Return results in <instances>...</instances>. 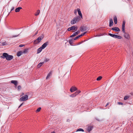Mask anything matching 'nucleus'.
I'll return each mask as SVG.
<instances>
[{
    "label": "nucleus",
    "mask_w": 133,
    "mask_h": 133,
    "mask_svg": "<svg viewBox=\"0 0 133 133\" xmlns=\"http://www.w3.org/2000/svg\"><path fill=\"white\" fill-rule=\"evenodd\" d=\"M132 55H133V52L132 53Z\"/></svg>",
    "instance_id": "obj_52"
},
{
    "label": "nucleus",
    "mask_w": 133,
    "mask_h": 133,
    "mask_svg": "<svg viewBox=\"0 0 133 133\" xmlns=\"http://www.w3.org/2000/svg\"><path fill=\"white\" fill-rule=\"evenodd\" d=\"M49 59L47 58H45L44 60V62H48L49 61Z\"/></svg>",
    "instance_id": "obj_32"
},
{
    "label": "nucleus",
    "mask_w": 133,
    "mask_h": 133,
    "mask_svg": "<svg viewBox=\"0 0 133 133\" xmlns=\"http://www.w3.org/2000/svg\"><path fill=\"white\" fill-rule=\"evenodd\" d=\"M102 78V77L101 76H99L97 78V81L100 80Z\"/></svg>",
    "instance_id": "obj_29"
},
{
    "label": "nucleus",
    "mask_w": 133,
    "mask_h": 133,
    "mask_svg": "<svg viewBox=\"0 0 133 133\" xmlns=\"http://www.w3.org/2000/svg\"><path fill=\"white\" fill-rule=\"evenodd\" d=\"M49 44V42L48 41H47L46 42H45V43H44L42 46L41 48L43 49H44L47 45H48Z\"/></svg>",
    "instance_id": "obj_6"
},
{
    "label": "nucleus",
    "mask_w": 133,
    "mask_h": 133,
    "mask_svg": "<svg viewBox=\"0 0 133 133\" xmlns=\"http://www.w3.org/2000/svg\"><path fill=\"white\" fill-rule=\"evenodd\" d=\"M118 104L119 105H122L123 104V103L121 102H118Z\"/></svg>",
    "instance_id": "obj_40"
},
{
    "label": "nucleus",
    "mask_w": 133,
    "mask_h": 133,
    "mask_svg": "<svg viewBox=\"0 0 133 133\" xmlns=\"http://www.w3.org/2000/svg\"><path fill=\"white\" fill-rule=\"evenodd\" d=\"M2 44L3 45H8L6 41L2 42Z\"/></svg>",
    "instance_id": "obj_28"
},
{
    "label": "nucleus",
    "mask_w": 133,
    "mask_h": 133,
    "mask_svg": "<svg viewBox=\"0 0 133 133\" xmlns=\"http://www.w3.org/2000/svg\"><path fill=\"white\" fill-rule=\"evenodd\" d=\"M77 95V94H76V93L75 92L74 93L70 95V97H75Z\"/></svg>",
    "instance_id": "obj_20"
},
{
    "label": "nucleus",
    "mask_w": 133,
    "mask_h": 133,
    "mask_svg": "<svg viewBox=\"0 0 133 133\" xmlns=\"http://www.w3.org/2000/svg\"><path fill=\"white\" fill-rule=\"evenodd\" d=\"M18 35H17L13 36L12 37L13 38V37H17V36H18Z\"/></svg>",
    "instance_id": "obj_41"
},
{
    "label": "nucleus",
    "mask_w": 133,
    "mask_h": 133,
    "mask_svg": "<svg viewBox=\"0 0 133 133\" xmlns=\"http://www.w3.org/2000/svg\"><path fill=\"white\" fill-rule=\"evenodd\" d=\"M71 30H74V31H72V32H74L77 30V26H73L71 27Z\"/></svg>",
    "instance_id": "obj_10"
},
{
    "label": "nucleus",
    "mask_w": 133,
    "mask_h": 133,
    "mask_svg": "<svg viewBox=\"0 0 133 133\" xmlns=\"http://www.w3.org/2000/svg\"><path fill=\"white\" fill-rule=\"evenodd\" d=\"M43 37L42 36H41L39 37L34 42V44H36L39 43L43 39Z\"/></svg>",
    "instance_id": "obj_3"
},
{
    "label": "nucleus",
    "mask_w": 133,
    "mask_h": 133,
    "mask_svg": "<svg viewBox=\"0 0 133 133\" xmlns=\"http://www.w3.org/2000/svg\"><path fill=\"white\" fill-rule=\"evenodd\" d=\"M80 19V18L79 16H77L74 17L71 20V23L72 24H73L79 21Z\"/></svg>",
    "instance_id": "obj_2"
},
{
    "label": "nucleus",
    "mask_w": 133,
    "mask_h": 133,
    "mask_svg": "<svg viewBox=\"0 0 133 133\" xmlns=\"http://www.w3.org/2000/svg\"><path fill=\"white\" fill-rule=\"evenodd\" d=\"M124 33V37L127 39H129L130 38L129 35L128 34L126 33L125 32V33Z\"/></svg>",
    "instance_id": "obj_12"
},
{
    "label": "nucleus",
    "mask_w": 133,
    "mask_h": 133,
    "mask_svg": "<svg viewBox=\"0 0 133 133\" xmlns=\"http://www.w3.org/2000/svg\"><path fill=\"white\" fill-rule=\"evenodd\" d=\"M109 105V103H108L106 105L105 107H106L107 106Z\"/></svg>",
    "instance_id": "obj_48"
},
{
    "label": "nucleus",
    "mask_w": 133,
    "mask_h": 133,
    "mask_svg": "<svg viewBox=\"0 0 133 133\" xmlns=\"http://www.w3.org/2000/svg\"><path fill=\"white\" fill-rule=\"evenodd\" d=\"M114 21L115 22V24H116L117 23V19L116 17L115 16L114 17Z\"/></svg>",
    "instance_id": "obj_21"
},
{
    "label": "nucleus",
    "mask_w": 133,
    "mask_h": 133,
    "mask_svg": "<svg viewBox=\"0 0 133 133\" xmlns=\"http://www.w3.org/2000/svg\"><path fill=\"white\" fill-rule=\"evenodd\" d=\"M81 92V91L80 90H78L76 91L75 92L76 93V94L78 95V94L80 93Z\"/></svg>",
    "instance_id": "obj_33"
},
{
    "label": "nucleus",
    "mask_w": 133,
    "mask_h": 133,
    "mask_svg": "<svg viewBox=\"0 0 133 133\" xmlns=\"http://www.w3.org/2000/svg\"><path fill=\"white\" fill-rule=\"evenodd\" d=\"M80 35V36H81H81H82V35L81 34V35Z\"/></svg>",
    "instance_id": "obj_51"
},
{
    "label": "nucleus",
    "mask_w": 133,
    "mask_h": 133,
    "mask_svg": "<svg viewBox=\"0 0 133 133\" xmlns=\"http://www.w3.org/2000/svg\"><path fill=\"white\" fill-rule=\"evenodd\" d=\"M24 45H23V44H21L19 45V46L20 47H22L24 46Z\"/></svg>",
    "instance_id": "obj_37"
},
{
    "label": "nucleus",
    "mask_w": 133,
    "mask_h": 133,
    "mask_svg": "<svg viewBox=\"0 0 133 133\" xmlns=\"http://www.w3.org/2000/svg\"><path fill=\"white\" fill-rule=\"evenodd\" d=\"M28 99V96L25 95L24 96H22L21 98H20L19 100L20 101H24L27 100Z\"/></svg>",
    "instance_id": "obj_5"
},
{
    "label": "nucleus",
    "mask_w": 133,
    "mask_h": 133,
    "mask_svg": "<svg viewBox=\"0 0 133 133\" xmlns=\"http://www.w3.org/2000/svg\"><path fill=\"white\" fill-rule=\"evenodd\" d=\"M77 10L78 11V15L80 16V17L81 18H82V15L81 11L80 10V9L79 8H77Z\"/></svg>",
    "instance_id": "obj_7"
},
{
    "label": "nucleus",
    "mask_w": 133,
    "mask_h": 133,
    "mask_svg": "<svg viewBox=\"0 0 133 133\" xmlns=\"http://www.w3.org/2000/svg\"><path fill=\"white\" fill-rule=\"evenodd\" d=\"M40 10H38L37 11L36 13L35 14V15L36 16H37L38 15L39 13H40Z\"/></svg>",
    "instance_id": "obj_25"
},
{
    "label": "nucleus",
    "mask_w": 133,
    "mask_h": 133,
    "mask_svg": "<svg viewBox=\"0 0 133 133\" xmlns=\"http://www.w3.org/2000/svg\"><path fill=\"white\" fill-rule=\"evenodd\" d=\"M86 32H85L84 33L82 34H81V35H82V36H83L86 33Z\"/></svg>",
    "instance_id": "obj_42"
},
{
    "label": "nucleus",
    "mask_w": 133,
    "mask_h": 133,
    "mask_svg": "<svg viewBox=\"0 0 133 133\" xmlns=\"http://www.w3.org/2000/svg\"><path fill=\"white\" fill-rule=\"evenodd\" d=\"M26 49H25L23 51V53H25L26 52Z\"/></svg>",
    "instance_id": "obj_45"
},
{
    "label": "nucleus",
    "mask_w": 133,
    "mask_h": 133,
    "mask_svg": "<svg viewBox=\"0 0 133 133\" xmlns=\"http://www.w3.org/2000/svg\"><path fill=\"white\" fill-rule=\"evenodd\" d=\"M71 30V27L69 28L68 29V31H70Z\"/></svg>",
    "instance_id": "obj_39"
},
{
    "label": "nucleus",
    "mask_w": 133,
    "mask_h": 133,
    "mask_svg": "<svg viewBox=\"0 0 133 133\" xmlns=\"http://www.w3.org/2000/svg\"><path fill=\"white\" fill-rule=\"evenodd\" d=\"M129 97V96H126L124 97V100H126Z\"/></svg>",
    "instance_id": "obj_31"
},
{
    "label": "nucleus",
    "mask_w": 133,
    "mask_h": 133,
    "mask_svg": "<svg viewBox=\"0 0 133 133\" xmlns=\"http://www.w3.org/2000/svg\"><path fill=\"white\" fill-rule=\"evenodd\" d=\"M51 133H55V131H53L51 132Z\"/></svg>",
    "instance_id": "obj_50"
},
{
    "label": "nucleus",
    "mask_w": 133,
    "mask_h": 133,
    "mask_svg": "<svg viewBox=\"0 0 133 133\" xmlns=\"http://www.w3.org/2000/svg\"><path fill=\"white\" fill-rule=\"evenodd\" d=\"M130 94L132 95H133V92H131L130 93Z\"/></svg>",
    "instance_id": "obj_47"
},
{
    "label": "nucleus",
    "mask_w": 133,
    "mask_h": 133,
    "mask_svg": "<svg viewBox=\"0 0 133 133\" xmlns=\"http://www.w3.org/2000/svg\"><path fill=\"white\" fill-rule=\"evenodd\" d=\"M77 13V11L76 10H75V11H74V13L75 14H76Z\"/></svg>",
    "instance_id": "obj_44"
},
{
    "label": "nucleus",
    "mask_w": 133,
    "mask_h": 133,
    "mask_svg": "<svg viewBox=\"0 0 133 133\" xmlns=\"http://www.w3.org/2000/svg\"><path fill=\"white\" fill-rule=\"evenodd\" d=\"M23 104V103H22L21 104L20 106L19 107H18V108H19L20 107H21Z\"/></svg>",
    "instance_id": "obj_43"
},
{
    "label": "nucleus",
    "mask_w": 133,
    "mask_h": 133,
    "mask_svg": "<svg viewBox=\"0 0 133 133\" xmlns=\"http://www.w3.org/2000/svg\"><path fill=\"white\" fill-rule=\"evenodd\" d=\"M22 53V52L21 51H19L17 53V55L18 56H19L21 55Z\"/></svg>",
    "instance_id": "obj_22"
},
{
    "label": "nucleus",
    "mask_w": 133,
    "mask_h": 133,
    "mask_svg": "<svg viewBox=\"0 0 133 133\" xmlns=\"http://www.w3.org/2000/svg\"><path fill=\"white\" fill-rule=\"evenodd\" d=\"M22 9V8L21 7H18L16 9L15 11L16 12H19L20 11V9Z\"/></svg>",
    "instance_id": "obj_18"
},
{
    "label": "nucleus",
    "mask_w": 133,
    "mask_h": 133,
    "mask_svg": "<svg viewBox=\"0 0 133 133\" xmlns=\"http://www.w3.org/2000/svg\"><path fill=\"white\" fill-rule=\"evenodd\" d=\"M1 57L3 58H6L8 60H10L12 59L13 58V56L11 55H9L6 53H4L3 54V55L1 56Z\"/></svg>",
    "instance_id": "obj_1"
},
{
    "label": "nucleus",
    "mask_w": 133,
    "mask_h": 133,
    "mask_svg": "<svg viewBox=\"0 0 133 133\" xmlns=\"http://www.w3.org/2000/svg\"><path fill=\"white\" fill-rule=\"evenodd\" d=\"M111 29L116 32H119L120 31V29L119 28L117 27H115L112 28Z\"/></svg>",
    "instance_id": "obj_8"
},
{
    "label": "nucleus",
    "mask_w": 133,
    "mask_h": 133,
    "mask_svg": "<svg viewBox=\"0 0 133 133\" xmlns=\"http://www.w3.org/2000/svg\"><path fill=\"white\" fill-rule=\"evenodd\" d=\"M73 42V40H72V39H70L69 41V42L71 45H73L72 44Z\"/></svg>",
    "instance_id": "obj_19"
},
{
    "label": "nucleus",
    "mask_w": 133,
    "mask_h": 133,
    "mask_svg": "<svg viewBox=\"0 0 133 133\" xmlns=\"http://www.w3.org/2000/svg\"><path fill=\"white\" fill-rule=\"evenodd\" d=\"M79 38L77 36L76 37H75V38H74V40H77V39H78Z\"/></svg>",
    "instance_id": "obj_38"
},
{
    "label": "nucleus",
    "mask_w": 133,
    "mask_h": 133,
    "mask_svg": "<svg viewBox=\"0 0 133 133\" xmlns=\"http://www.w3.org/2000/svg\"><path fill=\"white\" fill-rule=\"evenodd\" d=\"M37 34V33H36L35 35H36V34Z\"/></svg>",
    "instance_id": "obj_53"
},
{
    "label": "nucleus",
    "mask_w": 133,
    "mask_h": 133,
    "mask_svg": "<svg viewBox=\"0 0 133 133\" xmlns=\"http://www.w3.org/2000/svg\"><path fill=\"white\" fill-rule=\"evenodd\" d=\"M76 35H76L75 32H74L73 34L72 35H71L70 36V37H74L76 36Z\"/></svg>",
    "instance_id": "obj_27"
},
{
    "label": "nucleus",
    "mask_w": 133,
    "mask_h": 133,
    "mask_svg": "<svg viewBox=\"0 0 133 133\" xmlns=\"http://www.w3.org/2000/svg\"><path fill=\"white\" fill-rule=\"evenodd\" d=\"M78 36V38H79V37H81V36H80V35H79Z\"/></svg>",
    "instance_id": "obj_49"
},
{
    "label": "nucleus",
    "mask_w": 133,
    "mask_h": 133,
    "mask_svg": "<svg viewBox=\"0 0 133 133\" xmlns=\"http://www.w3.org/2000/svg\"><path fill=\"white\" fill-rule=\"evenodd\" d=\"M51 72H49V74H48V75L46 77V79H47L48 78H49V77L50 76H51Z\"/></svg>",
    "instance_id": "obj_23"
},
{
    "label": "nucleus",
    "mask_w": 133,
    "mask_h": 133,
    "mask_svg": "<svg viewBox=\"0 0 133 133\" xmlns=\"http://www.w3.org/2000/svg\"><path fill=\"white\" fill-rule=\"evenodd\" d=\"M42 49H43L41 48V47H40L37 50V54H39L40 52L41 51Z\"/></svg>",
    "instance_id": "obj_16"
},
{
    "label": "nucleus",
    "mask_w": 133,
    "mask_h": 133,
    "mask_svg": "<svg viewBox=\"0 0 133 133\" xmlns=\"http://www.w3.org/2000/svg\"><path fill=\"white\" fill-rule=\"evenodd\" d=\"M11 83L14 84L16 86L17 84V81L12 80L11 81Z\"/></svg>",
    "instance_id": "obj_14"
},
{
    "label": "nucleus",
    "mask_w": 133,
    "mask_h": 133,
    "mask_svg": "<svg viewBox=\"0 0 133 133\" xmlns=\"http://www.w3.org/2000/svg\"><path fill=\"white\" fill-rule=\"evenodd\" d=\"M44 63V62H41L39 63L37 65V67L38 68H39L41 67L42 65Z\"/></svg>",
    "instance_id": "obj_17"
},
{
    "label": "nucleus",
    "mask_w": 133,
    "mask_h": 133,
    "mask_svg": "<svg viewBox=\"0 0 133 133\" xmlns=\"http://www.w3.org/2000/svg\"><path fill=\"white\" fill-rule=\"evenodd\" d=\"M108 35L114 38H117L119 39H121L122 38V37L121 36L117 35L115 34L109 33Z\"/></svg>",
    "instance_id": "obj_4"
},
{
    "label": "nucleus",
    "mask_w": 133,
    "mask_h": 133,
    "mask_svg": "<svg viewBox=\"0 0 133 133\" xmlns=\"http://www.w3.org/2000/svg\"><path fill=\"white\" fill-rule=\"evenodd\" d=\"M80 31H78L76 32H75L76 35H77L79 33H80Z\"/></svg>",
    "instance_id": "obj_36"
},
{
    "label": "nucleus",
    "mask_w": 133,
    "mask_h": 133,
    "mask_svg": "<svg viewBox=\"0 0 133 133\" xmlns=\"http://www.w3.org/2000/svg\"><path fill=\"white\" fill-rule=\"evenodd\" d=\"M122 30L123 33H125V26H122Z\"/></svg>",
    "instance_id": "obj_26"
},
{
    "label": "nucleus",
    "mask_w": 133,
    "mask_h": 133,
    "mask_svg": "<svg viewBox=\"0 0 133 133\" xmlns=\"http://www.w3.org/2000/svg\"><path fill=\"white\" fill-rule=\"evenodd\" d=\"M80 30L81 32H83L84 31L86 30V27L84 26H81L80 28Z\"/></svg>",
    "instance_id": "obj_11"
},
{
    "label": "nucleus",
    "mask_w": 133,
    "mask_h": 133,
    "mask_svg": "<svg viewBox=\"0 0 133 133\" xmlns=\"http://www.w3.org/2000/svg\"><path fill=\"white\" fill-rule=\"evenodd\" d=\"M125 22L124 21H123V22L122 26H125Z\"/></svg>",
    "instance_id": "obj_35"
},
{
    "label": "nucleus",
    "mask_w": 133,
    "mask_h": 133,
    "mask_svg": "<svg viewBox=\"0 0 133 133\" xmlns=\"http://www.w3.org/2000/svg\"><path fill=\"white\" fill-rule=\"evenodd\" d=\"M21 87L20 86H19L17 87V89L18 90H20L21 89Z\"/></svg>",
    "instance_id": "obj_34"
},
{
    "label": "nucleus",
    "mask_w": 133,
    "mask_h": 133,
    "mask_svg": "<svg viewBox=\"0 0 133 133\" xmlns=\"http://www.w3.org/2000/svg\"><path fill=\"white\" fill-rule=\"evenodd\" d=\"M79 131H82L83 132V131H84V130L82 129L79 128V129H78L76 130V132Z\"/></svg>",
    "instance_id": "obj_24"
},
{
    "label": "nucleus",
    "mask_w": 133,
    "mask_h": 133,
    "mask_svg": "<svg viewBox=\"0 0 133 133\" xmlns=\"http://www.w3.org/2000/svg\"><path fill=\"white\" fill-rule=\"evenodd\" d=\"M93 127L92 126H88V128L87 129V130L88 131L90 132L91 131Z\"/></svg>",
    "instance_id": "obj_15"
},
{
    "label": "nucleus",
    "mask_w": 133,
    "mask_h": 133,
    "mask_svg": "<svg viewBox=\"0 0 133 133\" xmlns=\"http://www.w3.org/2000/svg\"><path fill=\"white\" fill-rule=\"evenodd\" d=\"M14 7H12V9H11V11H12V10H14Z\"/></svg>",
    "instance_id": "obj_46"
},
{
    "label": "nucleus",
    "mask_w": 133,
    "mask_h": 133,
    "mask_svg": "<svg viewBox=\"0 0 133 133\" xmlns=\"http://www.w3.org/2000/svg\"><path fill=\"white\" fill-rule=\"evenodd\" d=\"M41 109V107H39V108H38L36 110V112H38L39 111H40Z\"/></svg>",
    "instance_id": "obj_30"
},
{
    "label": "nucleus",
    "mask_w": 133,
    "mask_h": 133,
    "mask_svg": "<svg viewBox=\"0 0 133 133\" xmlns=\"http://www.w3.org/2000/svg\"><path fill=\"white\" fill-rule=\"evenodd\" d=\"M77 90V89L75 87H72L71 88L70 91L71 92H72Z\"/></svg>",
    "instance_id": "obj_9"
},
{
    "label": "nucleus",
    "mask_w": 133,
    "mask_h": 133,
    "mask_svg": "<svg viewBox=\"0 0 133 133\" xmlns=\"http://www.w3.org/2000/svg\"><path fill=\"white\" fill-rule=\"evenodd\" d=\"M113 25V21L112 19L111 18L109 21V26H111Z\"/></svg>",
    "instance_id": "obj_13"
}]
</instances>
